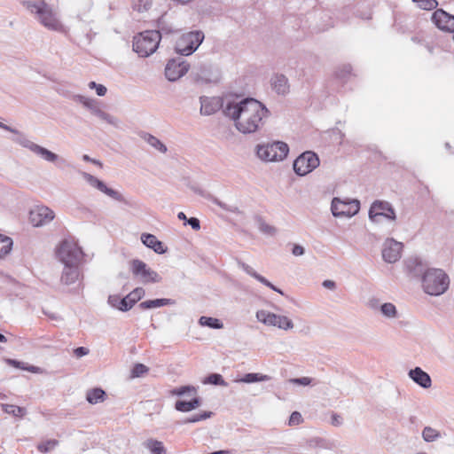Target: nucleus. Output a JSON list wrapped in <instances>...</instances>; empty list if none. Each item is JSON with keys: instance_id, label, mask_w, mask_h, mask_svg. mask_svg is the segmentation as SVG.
<instances>
[{"instance_id": "0eeeda50", "label": "nucleus", "mask_w": 454, "mask_h": 454, "mask_svg": "<svg viewBox=\"0 0 454 454\" xmlns=\"http://www.w3.org/2000/svg\"><path fill=\"white\" fill-rule=\"evenodd\" d=\"M56 255L58 260L63 263L64 266H67L79 264L83 256V253L76 243L64 240L57 248Z\"/></svg>"}, {"instance_id": "6e6552de", "label": "nucleus", "mask_w": 454, "mask_h": 454, "mask_svg": "<svg viewBox=\"0 0 454 454\" xmlns=\"http://www.w3.org/2000/svg\"><path fill=\"white\" fill-rule=\"evenodd\" d=\"M204 40L201 31H192L182 35L176 43V51L182 57L192 54Z\"/></svg>"}, {"instance_id": "603ef678", "label": "nucleus", "mask_w": 454, "mask_h": 454, "mask_svg": "<svg viewBox=\"0 0 454 454\" xmlns=\"http://www.w3.org/2000/svg\"><path fill=\"white\" fill-rule=\"evenodd\" d=\"M289 382L294 385L309 386L312 382V379L309 377L293 378L289 380Z\"/></svg>"}, {"instance_id": "09e8293b", "label": "nucleus", "mask_w": 454, "mask_h": 454, "mask_svg": "<svg viewBox=\"0 0 454 454\" xmlns=\"http://www.w3.org/2000/svg\"><path fill=\"white\" fill-rule=\"evenodd\" d=\"M238 265L247 274H248L249 276L253 277L254 278H255L258 281L262 277V275L258 274L251 266H249L248 264H247V263H245V262H243L241 261L238 262Z\"/></svg>"}, {"instance_id": "5701e85b", "label": "nucleus", "mask_w": 454, "mask_h": 454, "mask_svg": "<svg viewBox=\"0 0 454 454\" xmlns=\"http://www.w3.org/2000/svg\"><path fill=\"white\" fill-rule=\"evenodd\" d=\"M141 241L145 247L153 249L159 254H162L167 252V247L153 234L143 233L141 235Z\"/></svg>"}, {"instance_id": "2eb2a0df", "label": "nucleus", "mask_w": 454, "mask_h": 454, "mask_svg": "<svg viewBox=\"0 0 454 454\" xmlns=\"http://www.w3.org/2000/svg\"><path fill=\"white\" fill-rule=\"evenodd\" d=\"M232 98H222L219 97H200V114L202 115H212L216 113L219 109L223 110L224 114L225 105L231 101Z\"/></svg>"}, {"instance_id": "8fccbe9b", "label": "nucleus", "mask_w": 454, "mask_h": 454, "mask_svg": "<svg viewBox=\"0 0 454 454\" xmlns=\"http://www.w3.org/2000/svg\"><path fill=\"white\" fill-rule=\"evenodd\" d=\"M418 6L424 10H433L436 8L438 3L436 0H412Z\"/></svg>"}, {"instance_id": "2f4dec72", "label": "nucleus", "mask_w": 454, "mask_h": 454, "mask_svg": "<svg viewBox=\"0 0 454 454\" xmlns=\"http://www.w3.org/2000/svg\"><path fill=\"white\" fill-rule=\"evenodd\" d=\"M106 392L100 387L90 389L86 393V400L91 403L96 404L105 400Z\"/></svg>"}, {"instance_id": "c756f323", "label": "nucleus", "mask_w": 454, "mask_h": 454, "mask_svg": "<svg viewBox=\"0 0 454 454\" xmlns=\"http://www.w3.org/2000/svg\"><path fill=\"white\" fill-rule=\"evenodd\" d=\"M255 317L259 322L270 326H275L278 318V315L264 309L258 310Z\"/></svg>"}, {"instance_id": "39448f33", "label": "nucleus", "mask_w": 454, "mask_h": 454, "mask_svg": "<svg viewBox=\"0 0 454 454\" xmlns=\"http://www.w3.org/2000/svg\"><path fill=\"white\" fill-rule=\"evenodd\" d=\"M289 147L286 143L275 141L267 145H257L256 153L264 161H279L286 158Z\"/></svg>"}, {"instance_id": "9b49d317", "label": "nucleus", "mask_w": 454, "mask_h": 454, "mask_svg": "<svg viewBox=\"0 0 454 454\" xmlns=\"http://www.w3.org/2000/svg\"><path fill=\"white\" fill-rule=\"evenodd\" d=\"M319 163L317 155L311 151H307L294 160V170L298 176H303L317 168Z\"/></svg>"}, {"instance_id": "338daca9", "label": "nucleus", "mask_w": 454, "mask_h": 454, "mask_svg": "<svg viewBox=\"0 0 454 454\" xmlns=\"http://www.w3.org/2000/svg\"><path fill=\"white\" fill-rule=\"evenodd\" d=\"M380 301L379 300L377 299H371L369 301H368V306L372 309H380Z\"/></svg>"}, {"instance_id": "cd10ccee", "label": "nucleus", "mask_w": 454, "mask_h": 454, "mask_svg": "<svg viewBox=\"0 0 454 454\" xmlns=\"http://www.w3.org/2000/svg\"><path fill=\"white\" fill-rule=\"evenodd\" d=\"M175 301L172 299H167V298H160V299H154V300H147L145 301H142L139 303V308L141 309H151L155 308H160L167 305H173L175 304Z\"/></svg>"}, {"instance_id": "c9c22d12", "label": "nucleus", "mask_w": 454, "mask_h": 454, "mask_svg": "<svg viewBox=\"0 0 454 454\" xmlns=\"http://www.w3.org/2000/svg\"><path fill=\"white\" fill-rule=\"evenodd\" d=\"M198 388L193 386H182L180 387H176L170 390L171 395L183 396L185 395H197Z\"/></svg>"}, {"instance_id": "4468645a", "label": "nucleus", "mask_w": 454, "mask_h": 454, "mask_svg": "<svg viewBox=\"0 0 454 454\" xmlns=\"http://www.w3.org/2000/svg\"><path fill=\"white\" fill-rule=\"evenodd\" d=\"M82 178L93 188L98 190L99 192H103L106 196L110 197L111 199L122 202L127 203L124 196L119 192L116 190H114L110 187H107V185L96 176H92L91 174H89L87 172H82L81 173Z\"/></svg>"}, {"instance_id": "e2e57ef3", "label": "nucleus", "mask_w": 454, "mask_h": 454, "mask_svg": "<svg viewBox=\"0 0 454 454\" xmlns=\"http://www.w3.org/2000/svg\"><path fill=\"white\" fill-rule=\"evenodd\" d=\"M305 253V249L303 247L300 245H294L292 249V254L295 256H301L303 255Z\"/></svg>"}, {"instance_id": "bf43d9fd", "label": "nucleus", "mask_w": 454, "mask_h": 454, "mask_svg": "<svg viewBox=\"0 0 454 454\" xmlns=\"http://www.w3.org/2000/svg\"><path fill=\"white\" fill-rule=\"evenodd\" d=\"M120 301H121V298L119 297V295H116V294L109 295V297H108V303L112 307L117 308L118 309H119V307L121 306Z\"/></svg>"}, {"instance_id": "680f3d73", "label": "nucleus", "mask_w": 454, "mask_h": 454, "mask_svg": "<svg viewBox=\"0 0 454 454\" xmlns=\"http://www.w3.org/2000/svg\"><path fill=\"white\" fill-rule=\"evenodd\" d=\"M76 357H82L89 354V349L85 347H78L74 350Z\"/></svg>"}, {"instance_id": "393cba45", "label": "nucleus", "mask_w": 454, "mask_h": 454, "mask_svg": "<svg viewBox=\"0 0 454 454\" xmlns=\"http://www.w3.org/2000/svg\"><path fill=\"white\" fill-rule=\"evenodd\" d=\"M80 276L79 264L64 266L61 276V283L69 286L74 284Z\"/></svg>"}, {"instance_id": "f3484780", "label": "nucleus", "mask_w": 454, "mask_h": 454, "mask_svg": "<svg viewBox=\"0 0 454 454\" xmlns=\"http://www.w3.org/2000/svg\"><path fill=\"white\" fill-rule=\"evenodd\" d=\"M404 270L410 278L422 280L423 275L428 268L427 263L419 257H409L404 261Z\"/></svg>"}, {"instance_id": "bb28decb", "label": "nucleus", "mask_w": 454, "mask_h": 454, "mask_svg": "<svg viewBox=\"0 0 454 454\" xmlns=\"http://www.w3.org/2000/svg\"><path fill=\"white\" fill-rule=\"evenodd\" d=\"M201 400L200 397H193L190 401L177 400L175 403V409L181 412H188L200 407Z\"/></svg>"}, {"instance_id": "7c9ffc66", "label": "nucleus", "mask_w": 454, "mask_h": 454, "mask_svg": "<svg viewBox=\"0 0 454 454\" xmlns=\"http://www.w3.org/2000/svg\"><path fill=\"white\" fill-rule=\"evenodd\" d=\"M270 380V377L269 375L249 372L246 373L242 378L235 380V381L250 384L254 382L269 381Z\"/></svg>"}, {"instance_id": "412c9836", "label": "nucleus", "mask_w": 454, "mask_h": 454, "mask_svg": "<svg viewBox=\"0 0 454 454\" xmlns=\"http://www.w3.org/2000/svg\"><path fill=\"white\" fill-rule=\"evenodd\" d=\"M145 292L142 287H137L120 301L119 310H129L140 299L145 295Z\"/></svg>"}, {"instance_id": "b1692460", "label": "nucleus", "mask_w": 454, "mask_h": 454, "mask_svg": "<svg viewBox=\"0 0 454 454\" xmlns=\"http://www.w3.org/2000/svg\"><path fill=\"white\" fill-rule=\"evenodd\" d=\"M270 83L272 89L278 95H286L289 92V83L288 79L284 74H274L270 79Z\"/></svg>"}, {"instance_id": "3c124183", "label": "nucleus", "mask_w": 454, "mask_h": 454, "mask_svg": "<svg viewBox=\"0 0 454 454\" xmlns=\"http://www.w3.org/2000/svg\"><path fill=\"white\" fill-rule=\"evenodd\" d=\"M82 106H84L86 108H88L91 114L94 115L95 111L98 110L99 106L98 105V101L93 98H86L85 101L83 102Z\"/></svg>"}, {"instance_id": "4c0bfd02", "label": "nucleus", "mask_w": 454, "mask_h": 454, "mask_svg": "<svg viewBox=\"0 0 454 454\" xmlns=\"http://www.w3.org/2000/svg\"><path fill=\"white\" fill-rule=\"evenodd\" d=\"M3 411L5 413L14 417L22 418L26 414V409L13 404H2Z\"/></svg>"}, {"instance_id": "4be33fe9", "label": "nucleus", "mask_w": 454, "mask_h": 454, "mask_svg": "<svg viewBox=\"0 0 454 454\" xmlns=\"http://www.w3.org/2000/svg\"><path fill=\"white\" fill-rule=\"evenodd\" d=\"M408 375L416 384L423 388H429L432 385L430 375L420 367L410 370Z\"/></svg>"}, {"instance_id": "0e129e2a", "label": "nucleus", "mask_w": 454, "mask_h": 454, "mask_svg": "<svg viewBox=\"0 0 454 454\" xmlns=\"http://www.w3.org/2000/svg\"><path fill=\"white\" fill-rule=\"evenodd\" d=\"M322 286L325 288H327V289H330V290H335V288H336V283L334 281H333V280H330V279L324 280L323 283H322Z\"/></svg>"}, {"instance_id": "72a5a7b5", "label": "nucleus", "mask_w": 454, "mask_h": 454, "mask_svg": "<svg viewBox=\"0 0 454 454\" xmlns=\"http://www.w3.org/2000/svg\"><path fill=\"white\" fill-rule=\"evenodd\" d=\"M199 325L212 329H222L223 327V324L218 318L206 316H202L199 318Z\"/></svg>"}, {"instance_id": "5fc2aeb1", "label": "nucleus", "mask_w": 454, "mask_h": 454, "mask_svg": "<svg viewBox=\"0 0 454 454\" xmlns=\"http://www.w3.org/2000/svg\"><path fill=\"white\" fill-rule=\"evenodd\" d=\"M351 73V67L349 65L343 66L340 69L336 71V76L340 79H345Z\"/></svg>"}, {"instance_id": "a18cd8bd", "label": "nucleus", "mask_w": 454, "mask_h": 454, "mask_svg": "<svg viewBox=\"0 0 454 454\" xmlns=\"http://www.w3.org/2000/svg\"><path fill=\"white\" fill-rule=\"evenodd\" d=\"M59 444V441L57 440H47L43 442H41L37 446V450L42 453H47L50 450H53Z\"/></svg>"}, {"instance_id": "774afa93", "label": "nucleus", "mask_w": 454, "mask_h": 454, "mask_svg": "<svg viewBox=\"0 0 454 454\" xmlns=\"http://www.w3.org/2000/svg\"><path fill=\"white\" fill-rule=\"evenodd\" d=\"M85 98H86V97H84L82 95L76 94V95L72 96V100H74V102L80 103L82 105L85 101Z\"/></svg>"}, {"instance_id": "f704fd0d", "label": "nucleus", "mask_w": 454, "mask_h": 454, "mask_svg": "<svg viewBox=\"0 0 454 454\" xmlns=\"http://www.w3.org/2000/svg\"><path fill=\"white\" fill-rule=\"evenodd\" d=\"M12 239L5 235L0 234V258L7 255L12 248Z\"/></svg>"}, {"instance_id": "aec40b11", "label": "nucleus", "mask_w": 454, "mask_h": 454, "mask_svg": "<svg viewBox=\"0 0 454 454\" xmlns=\"http://www.w3.org/2000/svg\"><path fill=\"white\" fill-rule=\"evenodd\" d=\"M194 78L198 82L211 83L219 81V74L210 65H200L194 72Z\"/></svg>"}, {"instance_id": "a19ab883", "label": "nucleus", "mask_w": 454, "mask_h": 454, "mask_svg": "<svg viewBox=\"0 0 454 454\" xmlns=\"http://www.w3.org/2000/svg\"><path fill=\"white\" fill-rule=\"evenodd\" d=\"M204 383H208L215 386H223L227 387V382L223 380V376L218 373H211L209 374L206 380H204Z\"/></svg>"}, {"instance_id": "79ce46f5", "label": "nucleus", "mask_w": 454, "mask_h": 454, "mask_svg": "<svg viewBox=\"0 0 454 454\" xmlns=\"http://www.w3.org/2000/svg\"><path fill=\"white\" fill-rule=\"evenodd\" d=\"M212 415H213L212 411H203V412H201L200 414H195V415H192V416L185 419L183 421V424L197 423V422H200L201 420H205L207 419L211 418Z\"/></svg>"}, {"instance_id": "6e6d98bb", "label": "nucleus", "mask_w": 454, "mask_h": 454, "mask_svg": "<svg viewBox=\"0 0 454 454\" xmlns=\"http://www.w3.org/2000/svg\"><path fill=\"white\" fill-rule=\"evenodd\" d=\"M302 421V417L300 412L294 411L289 418V425H299Z\"/></svg>"}, {"instance_id": "13d9d810", "label": "nucleus", "mask_w": 454, "mask_h": 454, "mask_svg": "<svg viewBox=\"0 0 454 454\" xmlns=\"http://www.w3.org/2000/svg\"><path fill=\"white\" fill-rule=\"evenodd\" d=\"M260 283L263 284L264 286L270 287L273 291L284 295V293L281 289L278 288L276 286L271 284L269 280H267L264 277H262L259 280Z\"/></svg>"}, {"instance_id": "c85d7f7f", "label": "nucleus", "mask_w": 454, "mask_h": 454, "mask_svg": "<svg viewBox=\"0 0 454 454\" xmlns=\"http://www.w3.org/2000/svg\"><path fill=\"white\" fill-rule=\"evenodd\" d=\"M143 446L152 454H167L163 442L153 438H149L143 442Z\"/></svg>"}, {"instance_id": "a211bd4d", "label": "nucleus", "mask_w": 454, "mask_h": 454, "mask_svg": "<svg viewBox=\"0 0 454 454\" xmlns=\"http://www.w3.org/2000/svg\"><path fill=\"white\" fill-rule=\"evenodd\" d=\"M54 216V212L44 206L37 207L30 212V221L35 227L49 223Z\"/></svg>"}, {"instance_id": "473e14b6", "label": "nucleus", "mask_w": 454, "mask_h": 454, "mask_svg": "<svg viewBox=\"0 0 454 454\" xmlns=\"http://www.w3.org/2000/svg\"><path fill=\"white\" fill-rule=\"evenodd\" d=\"M141 137L152 147L156 149L157 151L165 153L167 152V146L157 137L154 136L149 134V133H143Z\"/></svg>"}, {"instance_id": "052dcab7", "label": "nucleus", "mask_w": 454, "mask_h": 454, "mask_svg": "<svg viewBox=\"0 0 454 454\" xmlns=\"http://www.w3.org/2000/svg\"><path fill=\"white\" fill-rule=\"evenodd\" d=\"M0 129H3L4 130H7L11 133H13L15 137H19V135H23L22 132L19 131L18 129L12 128L11 126H8L3 122L0 121Z\"/></svg>"}, {"instance_id": "20e7f679", "label": "nucleus", "mask_w": 454, "mask_h": 454, "mask_svg": "<svg viewBox=\"0 0 454 454\" xmlns=\"http://www.w3.org/2000/svg\"><path fill=\"white\" fill-rule=\"evenodd\" d=\"M160 44L158 32L146 30L133 38V50L140 57H148L156 51Z\"/></svg>"}, {"instance_id": "c03bdc74", "label": "nucleus", "mask_w": 454, "mask_h": 454, "mask_svg": "<svg viewBox=\"0 0 454 454\" xmlns=\"http://www.w3.org/2000/svg\"><path fill=\"white\" fill-rule=\"evenodd\" d=\"M5 361H6V363L9 365H12V366H13L15 368H20V369L26 370V371H28V372H37V371H38L37 367H35L34 365L24 366L22 362H20V361L15 360V359L8 358Z\"/></svg>"}, {"instance_id": "49530a36", "label": "nucleus", "mask_w": 454, "mask_h": 454, "mask_svg": "<svg viewBox=\"0 0 454 454\" xmlns=\"http://www.w3.org/2000/svg\"><path fill=\"white\" fill-rule=\"evenodd\" d=\"M148 371L149 368L146 365L138 363L133 366V369L131 371V376L132 378H139L147 373Z\"/></svg>"}, {"instance_id": "f257e3e1", "label": "nucleus", "mask_w": 454, "mask_h": 454, "mask_svg": "<svg viewBox=\"0 0 454 454\" xmlns=\"http://www.w3.org/2000/svg\"><path fill=\"white\" fill-rule=\"evenodd\" d=\"M270 115L266 106L254 98H236L224 106V116L231 120L236 129L244 135L261 131Z\"/></svg>"}, {"instance_id": "7ed1b4c3", "label": "nucleus", "mask_w": 454, "mask_h": 454, "mask_svg": "<svg viewBox=\"0 0 454 454\" xmlns=\"http://www.w3.org/2000/svg\"><path fill=\"white\" fill-rule=\"evenodd\" d=\"M422 287L425 293L438 296L442 294L449 287L448 275L441 269H428L422 278Z\"/></svg>"}, {"instance_id": "ddd939ff", "label": "nucleus", "mask_w": 454, "mask_h": 454, "mask_svg": "<svg viewBox=\"0 0 454 454\" xmlns=\"http://www.w3.org/2000/svg\"><path fill=\"white\" fill-rule=\"evenodd\" d=\"M190 65L184 57L178 56L169 59L165 67V76L170 82H176L183 77L189 70Z\"/></svg>"}, {"instance_id": "423d86ee", "label": "nucleus", "mask_w": 454, "mask_h": 454, "mask_svg": "<svg viewBox=\"0 0 454 454\" xmlns=\"http://www.w3.org/2000/svg\"><path fill=\"white\" fill-rule=\"evenodd\" d=\"M12 140L22 147H25L28 150H30L32 153L39 156L41 159L44 160L45 161L51 162V163H56L59 162L60 164H65L66 160L62 158H60L58 154L55 153H52L51 151L48 150L45 147H43L31 140H29L27 136L23 133V135H19V137H14L12 138Z\"/></svg>"}, {"instance_id": "de8ad7c7", "label": "nucleus", "mask_w": 454, "mask_h": 454, "mask_svg": "<svg viewBox=\"0 0 454 454\" xmlns=\"http://www.w3.org/2000/svg\"><path fill=\"white\" fill-rule=\"evenodd\" d=\"M212 201H213V203H215V205L220 207L224 211L234 213V214L239 212V207L237 206H235V205H228L226 203L219 200L217 198H215V197L212 198Z\"/></svg>"}, {"instance_id": "1a4fd4ad", "label": "nucleus", "mask_w": 454, "mask_h": 454, "mask_svg": "<svg viewBox=\"0 0 454 454\" xmlns=\"http://www.w3.org/2000/svg\"><path fill=\"white\" fill-rule=\"evenodd\" d=\"M359 209L360 202L357 200L333 198L331 203V211L334 217H352Z\"/></svg>"}, {"instance_id": "69168bd1", "label": "nucleus", "mask_w": 454, "mask_h": 454, "mask_svg": "<svg viewBox=\"0 0 454 454\" xmlns=\"http://www.w3.org/2000/svg\"><path fill=\"white\" fill-rule=\"evenodd\" d=\"M107 89L103 84H98L96 88V93L99 97H103L106 94Z\"/></svg>"}, {"instance_id": "e433bc0d", "label": "nucleus", "mask_w": 454, "mask_h": 454, "mask_svg": "<svg viewBox=\"0 0 454 454\" xmlns=\"http://www.w3.org/2000/svg\"><path fill=\"white\" fill-rule=\"evenodd\" d=\"M440 437V432L431 427H426L422 431V438L427 442H434L438 440Z\"/></svg>"}, {"instance_id": "ea45409f", "label": "nucleus", "mask_w": 454, "mask_h": 454, "mask_svg": "<svg viewBox=\"0 0 454 454\" xmlns=\"http://www.w3.org/2000/svg\"><path fill=\"white\" fill-rule=\"evenodd\" d=\"M381 314L387 318H395L397 315L395 306L391 302H385L380 305Z\"/></svg>"}, {"instance_id": "58836bf2", "label": "nucleus", "mask_w": 454, "mask_h": 454, "mask_svg": "<svg viewBox=\"0 0 454 454\" xmlns=\"http://www.w3.org/2000/svg\"><path fill=\"white\" fill-rule=\"evenodd\" d=\"M95 116L99 118L100 120L106 121V123L117 127L119 125V121L114 116L109 114L108 113L103 111L100 107L98 110L95 111Z\"/></svg>"}, {"instance_id": "6ab92c4d", "label": "nucleus", "mask_w": 454, "mask_h": 454, "mask_svg": "<svg viewBox=\"0 0 454 454\" xmlns=\"http://www.w3.org/2000/svg\"><path fill=\"white\" fill-rule=\"evenodd\" d=\"M432 20L439 29L446 32H454V16L442 9H438L433 13Z\"/></svg>"}, {"instance_id": "37998d69", "label": "nucleus", "mask_w": 454, "mask_h": 454, "mask_svg": "<svg viewBox=\"0 0 454 454\" xmlns=\"http://www.w3.org/2000/svg\"><path fill=\"white\" fill-rule=\"evenodd\" d=\"M275 326L283 330H290L294 328V323L287 317L278 315Z\"/></svg>"}, {"instance_id": "9d476101", "label": "nucleus", "mask_w": 454, "mask_h": 454, "mask_svg": "<svg viewBox=\"0 0 454 454\" xmlns=\"http://www.w3.org/2000/svg\"><path fill=\"white\" fill-rule=\"evenodd\" d=\"M381 218L395 222L396 215L392 205L384 200H375L369 209V219L374 223H380Z\"/></svg>"}, {"instance_id": "a878e982", "label": "nucleus", "mask_w": 454, "mask_h": 454, "mask_svg": "<svg viewBox=\"0 0 454 454\" xmlns=\"http://www.w3.org/2000/svg\"><path fill=\"white\" fill-rule=\"evenodd\" d=\"M152 31L158 32L160 41L162 38L168 36L173 33H176L178 29L175 28L170 23H168L166 20L165 15H162L157 20V29Z\"/></svg>"}, {"instance_id": "864d4df0", "label": "nucleus", "mask_w": 454, "mask_h": 454, "mask_svg": "<svg viewBox=\"0 0 454 454\" xmlns=\"http://www.w3.org/2000/svg\"><path fill=\"white\" fill-rule=\"evenodd\" d=\"M259 230L268 235H275L277 230L275 227L269 225L268 223L264 222H261L259 224Z\"/></svg>"}, {"instance_id": "dca6fc26", "label": "nucleus", "mask_w": 454, "mask_h": 454, "mask_svg": "<svg viewBox=\"0 0 454 454\" xmlns=\"http://www.w3.org/2000/svg\"><path fill=\"white\" fill-rule=\"evenodd\" d=\"M403 243L387 239L383 243L382 258L386 262L394 263L401 258Z\"/></svg>"}, {"instance_id": "4d7b16f0", "label": "nucleus", "mask_w": 454, "mask_h": 454, "mask_svg": "<svg viewBox=\"0 0 454 454\" xmlns=\"http://www.w3.org/2000/svg\"><path fill=\"white\" fill-rule=\"evenodd\" d=\"M190 225L192 230L199 231L200 229V222L196 217L188 218L187 222L184 223V225Z\"/></svg>"}, {"instance_id": "f03ea898", "label": "nucleus", "mask_w": 454, "mask_h": 454, "mask_svg": "<svg viewBox=\"0 0 454 454\" xmlns=\"http://www.w3.org/2000/svg\"><path fill=\"white\" fill-rule=\"evenodd\" d=\"M23 5L31 13L35 14L37 20L46 28L52 31L62 30V24L59 20L57 13L44 1H26L23 3Z\"/></svg>"}, {"instance_id": "f8f14e48", "label": "nucleus", "mask_w": 454, "mask_h": 454, "mask_svg": "<svg viewBox=\"0 0 454 454\" xmlns=\"http://www.w3.org/2000/svg\"><path fill=\"white\" fill-rule=\"evenodd\" d=\"M131 271L134 276L139 277L141 281L147 283H160L162 278L153 270L149 268L145 262L141 260L134 259L131 262Z\"/></svg>"}]
</instances>
